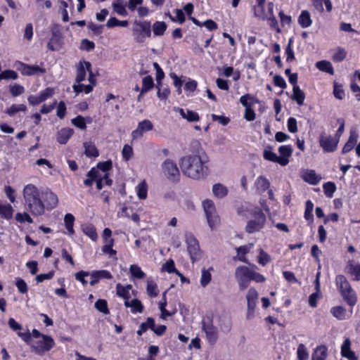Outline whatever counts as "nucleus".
Segmentation results:
<instances>
[{
	"label": "nucleus",
	"instance_id": "47",
	"mask_svg": "<svg viewBox=\"0 0 360 360\" xmlns=\"http://www.w3.org/2000/svg\"><path fill=\"white\" fill-rule=\"evenodd\" d=\"M211 278L212 275L210 271L207 269H202L201 271L200 285L205 288L210 282Z\"/></svg>",
	"mask_w": 360,
	"mask_h": 360
},
{
	"label": "nucleus",
	"instance_id": "20",
	"mask_svg": "<svg viewBox=\"0 0 360 360\" xmlns=\"http://www.w3.org/2000/svg\"><path fill=\"white\" fill-rule=\"evenodd\" d=\"M302 177L304 181L312 185L317 184L321 180V176L316 174V172L313 169L305 170L303 172Z\"/></svg>",
	"mask_w": 360,
	"mask_h": 360
},
{
	"label": "nucleus",
	"instance_id": "46",
	"mask_svg": "<svg viewBox=\"0 0 360 360\" xmlns=\"http://www.w3.org/2000/svg\"><path fill=\"white\" fill-rule=\"evenodd\" d=\"M146 291L150 297H155L158 295L157 285L150 280L147 281Z\"/></svg>",
	"mask_w": 360,
	"mask_h": 360
},
{
	"label": "nucleus",
	"instance_id": "21",
	"mask_svg": "<svg viewBox=\"0 0 360 360\" xmlns=\"http://www.w3.org/2000/svg\"><path fill=\"white\" fill-rule=\"evenodd\" d=\"M44 201H45V207L46 206L47 209H53L56 207L58 203V198L57 195L53 193L52 191H47L44 193Z\"/></svg>",
	"mask_w": 360,
	"mask_h": 360
},
{
	"label": "nucleus",
	"instance_id": "36",
	"mask_svg": "<svg viewBox=\"0 0 360 360\" xmlns=\"http://www.w3.org/2000/svg\"><path fill=\"white\" fill-rule=\"evenodd\" d=\"M330 313L338 320H344L346 317V309L341 306H336L330 309Z\"/></svg>",
	"mask_w": 360,
	"mask_h": 360
},
{
	"label": "nucleus",
	"instance_id": "7",
	"mask_svg": "<svg viewBox=\"0 0 360 360\" xmlns=\"http://www.w3.org/2000/svg\"><path fill=\"white\" fill-rule=\"evenodd\" d=\"M55 346L53 339L49 335H42L41 340L31 345L32 350L37 354L41 355L45 352L51 350Z\"/></svg>",
	"mask_w": 360,
	"mask_h": 360
},
{
	"label": "nucleus",
	"instance_id": "28",
	"mask_svg": "<svg viewBox=\"0 0 360 360\" xmlns=\"http://www.w3.org/2000/svg\"><path fill=\"white\" fill-rule=\"evenodd\" d=\"M304 98L305 94L304 92L297 85H295L292 89V99L295 101L299 105H302L304 103Z\"/></svg>",
	"mask_w": 360,
	"mask_h": 360
},
{
	"label": "nucleus",
	"instance_id": "41",
	"mask_svg": "<svg viewBox=\"0 0 360 360\" xmlns=\"http://www.w3.org/2000/svg\"><path fill=\"white\" fill-rule=\"evenodd\" d=\"M271 150L272 148L268 146L267 148L264 150L263 158L266 160L278 164V157L275 153L272 152Z\"/></svg>",
	"mask_w": 360,
	"mask_h": 360
},
{
	"label": "nucleus",
	"instance_id": "57",
	"mask_svg": "<svg viewBox=\"0 0 360 360\" xmlns=\"http://www.w3.org/2000/svg\"><path fill=\"white\" fill-rule=\"evenodd\" d=\"M131 309L133 313L139 312L141 313L143 309V306L140 300L138 299H134L131 301Z\"/></svg>",
	"mask_w": 360,
	"mask_h": 360
},
{
	"label": "nucleus",
	"instance_id": "45",
	"mask_svg": "<svg viewBox=\"0 0 360 360\" xmlns=\"http://www.w3.org/2000/svg\"><path fill=\"white\" fill-rule=\"evenodd\" d=\"M113 10L117 14L126 16L127 15V12L123 5L122 0H117L112 4Z\"/></svg>",
	"mask_w": 360,
	"mask_h": 360
},
{
	"label": "nucleus",
	"instance_id": "30",
	"mask_svg": "<svg viewBox=\"0 0 360 360\" xmlns=\"http://www.w3.org/2000/svg\"><path fill=\"white\" fill-rule=\"evenodd\" d=\"M316 67L321 71L334 75V70L330 62L328 60H320L316 63Z\"/></svg>",
	"mask_w": 360,
	"mask_h": 360
},
{
	"label": "nucleus",
	"instance_id": "38",
	"mask_svg": "<svg viewBox=\"0 0 360 360\" xmlns=\"http://www.w3.org/2000/svg\"><path fill=\"white\" fill-rule=\"evenodd\" d=\"M129 271L134 278L143 279L146 277V274L136 264H131L129 267Z\"/></svg>",
	"mask_w": 360,
	"mask_h": 360
},
{
	"label": "nucleus",
	"instance_id": "58",
	"mask_svg": "<svg viewBox=\"0 0 360 360\" xmlns=\"http://www.w3.org/2000/svg\"><path fill=\"white\" fill-rule=\"evenodd\" d=\"M257 269V266L252 264V273H251V280L257 282V283H262L265 281V278L264 276L255 271Z\"/></svg>",
	"mask_w": 360,
	"mask_h": 360
},
{
	"label": "nucleus",
	"instance_id": "31",
	"mask_svg": "<svg viewBox=\"0 0 360 360\" xmlns=\"http://www.w3.org/2000/svg\"><path fill=\"white\" fill-rule=\"evenodd\" d=\"M13 209L9 204L2 205L0 203V216L6 219H11L13 217Z\"/></svg>",
	"mask_w": 360,
	"mask_h": 360
},
{
	"label": "nucleus",
	"instance_id": "64",
	"mask_svg": "<svg viewBox=\"0 0 360 360\" xmlns=\"http://www.w3.org/2000/svg\"><path fill=\"white\" fill-rule=\"evenodd\" d=\"M122 155L123 158L126 161H128L133 155V149L131 146L129 145H124L122 150Z\"/></svg>",
	"mask_w": 360,
	"mask_h": 360
},
{
	"label": "nucleus",
	"instance_id": "3",
	"mask_svg": "<svg viewBox=\"0 0 360 360\" xmlns=\"http://www.w3.org/2000/svg\"><path fill=\"white\" fill-rule=\"evenodd\" d=\"M335 282L343 299L349 305L354 306L356 302V296L346 277L338 275L335 278Z\"/></svg>",
	"mask_w": 360,
	"mask_h": 360
},
{
	"label": "nucleus",
	"instance_id": "44",
	"mask_svg": "<svg viewBox=\"0 0 360 360\" xmlns=\"http://www.w3.org/2000/svg\"><path fill=\"white\" fill-rule=\"evenodd\" d=\"M129 25V22L127 20H119L116 18H110L106 23V26L109 28L115 27V26H120V27H127Z\"/></svg>",
	"mask_w": 360,
	"mask_h": 360
},
{
	"label": "nucleus",
	"instance_id": "24",
	"mask_svg": "<svg viewBox=\"0 0 360 360\" xmlns=\"http://www.w3.org/2000/svg\"><path fill=\"white\" fill-rule=\"evenodd\" d=\"M175 111L178 112L183 118L187 120L188 122H195L199 120L198 115L189 110H184L183 108H176Z\"/></svg>",
	"mask_w": 360,
	"mask_h": 360
},
{
	"label": "nucleus",
	"instance_id": "39",
	"mask_svg": "<svg viewBox=\"0 0 360 360\" xmlns=\"http://www.w3.org/2000/svg\"><path fill=\"white\" fill-rule=\"evenodd\" d=\"M137 195L139 199L144 200L147 198L148 186L145 181L139 183L136 187Z\"/></svg>",
	"mask_w": 360,
	"mask_h": 360
},
{
	"label": "nucleus",
	"instance_id": "60",
	"mask_svg": "<svg viewBox=\"0 0 360 360\" xmlns=\"http://www.w3.org/2000/svg\"><path fill=\"white\" fill-rule=\"evenodd\" d=\"M313 209H314V204L312 203L311 201L307 200L306 202V209H305V212H304V217L307 220H312Z\"/></svg>",
	"mask_w": 360,
	"mask_h": 360
},
{
	"label": "nucleus",
	"instance_id": "51",
	"mask_svg": "<svg viewBox=\"0 0 360 360\" xmlns=\"http://www.w3.org/2000/svg\"><path fill=\"white\" fill-rule=\"evenodd\" d=\"M257 6L255 8V14L256 16L264 19L266 15L264 13V5L265 0H257Z\"/></svg>",
	"mask_w": 360,
	"mask_h": 360
},
{
	"label": "nucleus",
	"instance_id": "27",
	"mask_svg": "<svg viewBox=\"0 0 360 360\" xmlns=\"http://www.w3.org/2000/svg\"><path fill=\"white\" fill-rule=\"evenodd\" d=\"M327 355V347L325 345H320L315 349L312 355V360H326Z\"/></svg>",
	"mask_w": 360,
	"mask_h": 360
},
{
	"label": "nucleus",
	"instance_id": "19",
	"mask_svg": "<svg viewBox=\"0 0 360 360\" xmlns=\"http://www.w3.org/2000/svg\"><path fill=\"white\" fill-rule=\"evenodd\" d=\"M61 34L58 31L52 32L51 38L48 42L47 47L51 51H56L61 46Z\"/></svg>",
	"mask_w": 360,
	"mask_h": 360
},
{
	"label": "nucleus",
	"instance_id": "54",
	"mask_svg": "<svg viewBox=\"0 0 360 360\" xmlns=\"http://www.w3.org/2000/svg\"><path fill=\"white\" fill-rule=\"evenodd\" d=\"M26 106L24 104L19 105H12L9 108L6 110V113L9 115H14L15 113L20 111H25L26 110Z\"/></svg>",
	"mask_w": 360,
	"mask_h": 360
},
{
	"label": "nucleus",
	"instance_id": "34",
	"mask_svg": "<svg viewBox=\"0 0 360 360\" xmlns=\"http://www.w3.org/2000/svg\"><path fill=\"white\" fill-rule=\"evenodd\" d=\"M88 178L84 181V184L86 186H91L93 184V181L101 176V172L99 170L93 168L87 174Z\"/></svg>",
	"mask_w": 360,
	"mask_h": 360
},
{
	"label": "nucleus",
	"instance_id": "17",
	"mask_svg": "<svg viewBox=\"0 0 360 360\" xmlns=\"http://www.w3.org/2000/svg\"><path fill=\"white\" fill-rule=\"evenodd\" d=\"M20 67L18 69L24 75H33L37 73H44L45 70L40 68L37 65H29L22 63H19Z\"/></svg>",
	"mask_w": 360,
	"mask_h": 360
},
{
	"label": "nucleus",
	"instance_id": "14",
	"mask_svg": "<svg viewBox=\"0 0 360 360\" xmlns=\"http://www.w3.org/2000/svg\"><path fill=\"white\" fill-rule=\"evenodd\" d=\"M153 123L148 120H144L138 124L137 128L131 132L133 139H139L143 136L144 132L151 131Z\"/></svg>",
	"mask_w": 360,
	"mask_h": 360
},
{
	"label": "nucleus",
	"instance_id": "8",
	"mask_svg": "<svg viewBox=\"0 0 360 360\" xmlns=\"http://www.w3.org/2000/svg\"><path fill=\"white\" fill-rule=\"evenodd\" d=\"M162 169L164 175L171 181H178L180 172L176 164L170 160H166L162 164Z\"/></svg>",
	"mask_w": 360,
	"mask_h": 360
},
{
	"label": "nucleus",
	"instance_id": "63",
	"mask_svg": "<svg viewBox=\"0 0 360 360\" xmlns=\"http://www.w3.org/2000/svg\"><path fill=\"white\" fill-rule=\"evenodd\" d=\"M335 184L332 182H328L323 185L324 193L329 198L332 197L333 193L335 191Z\"/></svg>",
	"mask_w": 360,
	"mask_h": 360
},
{
	"label": "nucleus",
	"instance_id": "6",
	"mask_svg": "<svg viewBox=\"0 0 360 360\" xmlns=\"http://www.w3.org/2000/svg\"><path fill=\"white\" fill-rule=\"evenodd\" d=\"M252 266H240L236 268L235 272L236 278L241 290H245L249 285L251 281Z\"/></svg>",
	"mask_w": 360,
	"mask_h": 360
},
{
	"label": "nucleus",
	"instance_id": "11",
	"mask_svg": "<svg viewBox=\"0 0 360 360\" xmlns=\"http://www.w3.org/2000/svg\"><path fill=\"white\" fill-rule=\"evenodd\" d=\"M202 330L205 333L208 342L212 345L214 344L218 339V332L210 319L202 321Z\"/></svg>",
	"mask_w": 360,
	"mask_h": 360
},
{
	"label": "nucleus",
	"instance_id": "37",
	"mask_svg": "<svg viewBox=\"0 0 360 360\" xmlns=\"http://www.w3.org/2000/svg\"><path fill=\"white\" fill-rule=\"evenodd\" d=\"M167 29L165 22L157 21L153 25V31L155 36L162 35Z\"/></svg>",
	"mask_w": 360,
	"mask_h": 360
},
{
	"label": "nucleus",
	"instance_id": "15",
	"mask_svg": "<svg viewBox=\"0 0 360 360\" xmlns=\"http://www.w3.org/2000/svg\"><path fill=\"white\" fill-rule=\"evenodd\" d=\"M280 154L278 157V164L281 166H285L289 162V158L292 155V148L290 146H281L278 148Z\"/></svg>",
	"mask_w": 360,
	"mask_h": 360
},
{
	"label": "nucleus",
	"instance_id": "16",
	"mask_svg": "<svg viewBox=\"0 0 360 360\" xmlns=\"http://www.w3.org/2000/svg\"><path fill=\"white\" fill-rule=\"evenodd\" d=\"M91 68V65L89 62L87 61H81L79 62L77 68V75L75 78V82L77 83H80L85 79L86 72H90V69Z\"/></svg>",
	"mask_w": 360,
	"mask_h": 360
},
{
	"label": "nucleus",
	"instance_id": "12",
	"mask_svg": "<svg viewBox=\"0 0 360 360\" xmlns=\"http://www.w3.org/2000/svg\"><path fill=\"white\" fill-rule=\"evenodd\" d=\"M247 299V318L250 319L254 316L255 309L258 299V292L255 288H250L246 295Z\"/></svg>",
	"mask_w": 360,
	"mask_h": 360
},
{
	"label": "nucleus",
	"instance_id": "1",
	"mask_svg": "<svg viewBox=\"0 0 360 360\" xmlns=\"http://www.w3.org/2000/svg\"><path fill=\"white\" fill-rule=\"evenodd\" d=\"M205 160L198 152L196 154L186 155L179 160V166L184 175L192 179H202L206 173Z\"/></svg>",
	"mask_w": 360,
	"mask_h": 360
},
{
	"label": "nucleus",
	"instance_id": "32",
	"mask_svg": "<svg viewBox=\"0 0 360 360\" xmlns=\"http://www.w3.org/2000/svg\"><path fill=\"white\" fill-rule=\"evenodd\" d=\"M131 288V285H128L127 286H122L121 284L118 283L116 286V292L117 295L124 300L129 299V290Z\"/></svg>",
	"mask_w": 360,
	"mask_h": 360
},
{
	"label": "nucleus",
	"instance_id": "40",
	"mask_svg": "<svg viewBox=\"0 0 360 360\" xmlns=\"http://www.w3.org/2000/svg\"><path fill=\"white\" fill-rule=\"evenodd\" d=\"M75 221V217L72 214H66L64 217V222L65 225V228L70 234H73L75 233L73 229V224Z\"/></svg>",
	"mask_w": 360,
	"mask_h": 360
},
{
	"label": "nucleus",
	"instance_id": "4",
	"mask_svg": "<svg viewBox=\"0 0 360 360\" xmlns=\"http://www.w3.org/2000/svg\"><path fill=\"white\" fill-rule=\"evenodd\" d=\"M246 212L250 213L251 217H255V219L250 220L248 222L246 226V231L249 233H252L261 230L266 221V217L264 214L258 207L247 210Z\"/></svg>",
	"mask_w": 360,
	"mask_h": 360
},
{
	"label": "nucleus",
	"instance_id": "55",
	"mask_svg": "<svg viewBox=\"0 0 360 360\" xmlns=\"http://www.w3.org/2000/svg\"><path fill=\"white\" fill-rule=\"evenodd\" d=\"M271 260L270 256L265 252L262 249L259 251V256L257 258L258 263L262 266L266 265Z\"/></svg>",
	"mask_w": 360,
	"mask_h": 360
},
{
	"label": "nucleus",
	"instance_id": "53",
	"mask_svg": "<svg viewBox=\"0 0 360 360\" xmlns=\"http://www.w3.org/2000/svg\"><path fill=\"white\" fill-rule=\"evenodd\" d=\"M174 13L176 14L175 16H172L170 14H168L169 18L173 22H179V23L182 24L185 21V15L184 12L181 9H176L174 11Z\"/></svg>",
	"mask_w": 360,
	"mask_h": 360
},
{
	"label": "nucleus",
	"instance_id": "23",
	"mask_svg": "<svg viewBox=\"0 0 360 360\" xmlns=\"http://www.w3.org/2000/svg\"><path fill=\"white\" fill-rule=\"evenodd\" d=\"M74 133L73 129L70 128H63L58 132L57 135V141L60 144H65L68 142L69 139L72 136Z\"/></svg>",
	"mask_w": 360,
	"mask_h": 360
},
{
	"label": "nucleus",
	"instance_id": "43",
	"mask_svg": "<svg viewBox=\"0 0 360 360\" xmlns=\"http://www.w3.org/2000/svg\"><path fill=\"white\" fill-rule=\"evenodd\" d=\"M84 153L88 157H97L98 152L96 146L91 143H84Z\"/></svg>",
	"mask_w": 360,
	"mask_h": 360
},
{
	"label": "nucleus",
	"instance_id": "56",
	"mask_svg": "<svg viewBox=\"0 0 360 360\" xmlns=\"http://www.w3.org/2000/svg\"><path fill=\"white\" fill-rule=\"evenodd\" d=\"M72 124L80 129H85L86 128L84 117L78 115L72 120Z\"/></svg>",
	"mask_w": 360,
	"mask_h": 360
},
{
	"label": "nucleus",
	"instance_id": "29",
	"mask_svg": "<svg viewBox=\"0 0 360 360\" xmlns=\"http://www.w3.org/2000/svg\"><path fill=\"white\" fill-rule=\"evenodd\" d=\"M347 272L354 276V280H360V264L349 262L347 266Z\"/></svg>",
	"mask_w": 360,
	"mask_h": 360
},
{
	"label": "nucleus",
	"instance_id": "26",
	"mask_svg": "<svg viewBox=\"0 0 360 360\" xmlns=\"http://www.w3.org/2000/svg\"><path fill=\"white\" fill-rule=\"evenodd\" d=\"M82 230L84 233L89 237L93 241L98 239V234L96 227L92 224H84L82 226Z\"/></svg>",
	"mask_w": 360,
	"mask_h": 360
},
{
	"label": "nucleus",
	"instance_id": "52",
	"mask_svg": "<svg viewBox=\"0 0 360 360\" xmlns=\"http://www.w3.org/2000/svg\"><path fill=\"white\" fill-rule=\"evenodd\" d=\"M78 84H75L73 86V89L77 94H79V93L83 92V91L85 92L86 94H89L93 90V86H91V84L84 85V84H79V83H78Z\"/></svg>",
	"mask_w": 360,
	"mask_h": 360
},
{
	"label": "nucleus",
	"instance_id": "48",
	"mask_svg": "<svg viewBox=\"0 0 360 360\" xmlns=\"http://www.w3.org/2000/svg\"><path fill=\"white\" fill-rule=\"evenodd\" d=\"M95 307L96 309L99 311L100 312H102L104 314H108L109 310L108 308V303L107 301L105 300H98L95 303Z\"/></svg>",
	"mask_w": 360,
	"mask_h": 360
},
{
	"label": "nucleus",
	"instance_id": "59",
	"mask_svg": "<svg viewBox=\"0 0 360 360\" xmlns=\"http://www.w3.org/2000/svg\"><path fill=\"white\" fill-rule=\"evenodd\" d=\"M297 352L299 360H307L309 357V354L303 344L299 345Z\"/></svg>",
	"mask_w": 360,
	"mask_h": 360
},
{
	"label": "nucleus",
	"instance_id": "42",
	"mask_svg": "<svg viewBox=\"0 0 360 360\" xmlns=\"http://www.w3.org/2000/svg\"><path fill=\"white\" fill-rule=\"evenodd\" d=\"M148 328H150L152 330L154 329V319L153 318H148L146 322L141 324L139 330L137 331L139 335H141L143 333L146 332Z\"/></svg>",
	"mask_w": 360,
	"mask_h": 360
},
{
	"label": "nucleus",
	"instance_id": "5",
	"mask_svg": "<svg viewBox=\"0 0 360 360\" xmlns=\"http://www.w3.org/2000/svg\"><path fill=\"white\" fill-rule=\"evenodd\" d=\"M202 207L210 227L215 228L219 224V218L214 202L211 200H205L202 202Z\"/></svg>",
	"mask_w": 360,
	"mask_h": 360
},
{
	"label": "nucleus",
	"instance_id": "49",
	"mask_svg": "<svg viewBox=\"0 0 360 360\" xmlns=\"http://www.w3.org/2000/svg\"><path fill=\"white\" fill-rule=\"evenodd\" d=\"M90 275L91 276H96L98 281L102 278L111 279L112 278V274L107 270L94 271Z\"/></svg>",
	"mask_w": 360,
	"mask_h": 360
},
{
	"label": "nucleus",
	"instance_id": "22",
	"mask_svg": "<svg viewBox=\"0 0 360 360\" xmlns=\"http://www.w3.org/2000/svg\"><path fill=\"white\" fill-rule=\"evenodd\" d=\"M341 354L342 356L347 358L349 360H358L354 352L350 349V341L346 339L341 347Z\"/></svg>",
	"mask_w": 360,
	"mask_h": 360
},
{
	"label": "nucleus",
	"instance_id": "13",
	"mask_svg": "<svg viewBox=\"0 0 360 360\" xmlns=\"http://www.w3.org/2000/svg\"><path fill=\"white\" fill-rule=\"evenodd\" d=\"M338 138L330 136L321 135L319 143L325 152H333L338 146Z\"/></svg>",
	"mask_w": 360,
	"mask_h": 360
},
{
	"label": "nucleus",
	"instance_id": "2",
	"mask_svg": "<svg viewBox=\"0 0 360 360\" xmlns=\"http://www.w3.org/2000/svg\"><path fill=\"white\" fill-rule=\"evenodd\" d=\"M23 198L27 209L34 216H41L44 214L45 204L41 198L38 188L32 184L25 186L22 191Z\"/></svg>",
	"mask_w": 360,
	"mask_h": 360
},
{
	"label": "nucleus",
	"instance_id": "61",
	"mask_svg": "<svg viewBox=\"0 0 360 360\" xmlns=\"http://www.w3.org/2000/svg\"><path fill=\"white\" fill-rule=\"evenodd\" d=\"M346 57V51L342 48H338L336 52L333 56V60L334 61L340 62L343 60Z\"/></svg>",
	"mask_w": 360,
	"mask_h": 360
},
{
	"label": "nucleus",
	"instance_id": "25",
	"mask_svg": "<svg viewBox=\"0 0 360 360\" xmlns=\"http://www.w3.org/2000/svg\"><path fill=\"white\" fill-rule=\"evenodd\" d=\"M213 195L218 198H223L228 194V188L222 184H215L212 186Z\"/></svg>",
	"mask_w": 360,
	"mask_h": 360
},
{
	"label": "nucleus",
	"instance_id": "10",
	"mask_svg": "<svg viewBox=\"0 0 360 360\" xmlns=\"http://www.w3.org/2000/svg\"><path fill=\"white\" fill-rule=\"evenodd\" d=\"M187 250L193 262L198 261L201 257V252L198 240L193 236H188L186 240Z\"/></svg>",
	"mask_w": 360,
	"mask_h": 360
},
{
	"label": "nucleus",
	"instance_id": "62",
	"mask_svg": "<svg viewBox=\"0 0 360 360\" xmlns=\"http://www.w3.org/2000/svg\"><path fill=\"white\" fill-rule=\"evenodd\" d=\"M162 271H167L168 273H176L179 274V271L176 269L174 266V262L172 259L167 261L162 268Z\"/></svg>",
	"mask_w": 360,
	"mask_h": 360
},
{
	"label": "nucleus",
	"instance_id": "18",
	"mask_svg": "<svg viewBox=\"0 0 360 360\" xmlns=\"http://www.w3.org/2000/svg\"><path fill=\"white\" fill-rule=\"evenodd\" d=\"M255 187L259 194H262L270 187V181L264 176H258L255 181Z\"/></svg>",
	"mask_w": 360,
	"mask_h": 360
},
{
	"label": "nucleus",
	"instance_id": "33",
	"mask_svg": "<svg viewBox=\"0 0 360 360\" xmlns=\"http://www.w3.org/2000/svg\"><path fill=\"white\" fill-rule=\"evenodd\" d=\"M298 22L302 27H309L312 22L309 13L307 11H302L299 17Z\"/></svg>",
	"mask_w": 360,
	"mask_h": 360
},
{
	"label": "nucleus",
	"instance_id": "50",
	"mask_svg": "<svg viewBox=\"0 0 360 360\" xmlns=\"http://www.w3.org/2000/svg\"><path fill=\"white\" fill-rule=\"evenodd\" d=\"M36 165H37L38 166L43 167L41 169V174H47L48 173L46 169V167H47L48 169L53 168V165H51V163L47 159H45V158L38 159L36 161Z\"/></svg>",
	"mask_w": 360,
	"mask_h": 360
},
{
	"label": "nucleus",
	"instance_id": "35",
	"mask_svg": "<svg viewBox=\"0 0 360 360\" xmlns=\"http://www.w3.org/2000/svg\"><path fill=\"white\" fill-rule=\"evenodd\" d=\"M143 86L141 91V94L139 96V99L140 98L141 96L144 93L147 92L150 89H151L153 87L154 83L153 79L152 77L150 76H146L143 78L142 80Z\"/></svg>",
	"mask_w": 360,
	"mask_h": 360
},
{
	"label": "nucleus",
	"instance_id": "9",
	"mask_svg": "<svg viewBox=\"0 0 360 360\" xmlns=\"http://www.w3.org/2000/svg\"><path fill=\"white\" fill-rule=\"evenodd\" d=\"M135 25L133 31L136 34V41L138 43H143L146 37H150L151 35L150 24L148 22H139Z\"/></svg>",
	"mask_w": 360,
	"mask_h": 360
}]
</instances>
